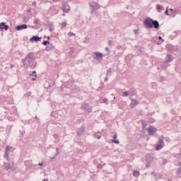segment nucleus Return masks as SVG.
<instances>
[{
	"instance_id": "obj_1",
	"label": "nucleus",
	"mask_w": 181,
	"mask_h": 181,
	"mask_svg": "<svg viewBox=\"0 0 181 181\" xmlns=\"http://www.w3.org/2000/svg\"><path fill=\"white\" fill-rule=\"evenodd\" d=\"M144 25L146 29H151V28H153V27L155 29H158L160 27V23H159L158 21L153 20L151 18H146L144 21Z\"/></svg>"
},
{
	"instance_id": "obj_2",
	"label": "nucleus",
	"mask_w": 181,
	"mask_h": 181,
	"mask_svg": "<svg viewBox=\"0 0 181 181\" xmlns=\"http://www.w3.org/2000/svg\"><path fill=\"white\" fill-rule=\"evenodd\" d=\"M35 60V57L33 52L28 53L26 57L21 60L24 68L27 69L32 62Z\"/></svg>"
},
{
	"instance_id": "obj_3",
	"label": "nucleus",
	"mask_w": 181,
	"mask_h": 181,
	"mask_svg": "<svg viewBox=\"0 0 181 181\" xmlns=\"http://www.w3.org/2000/svg\"><path fill=\"white\" fill-rule=\"evenodd\" d=\"M93 55H95L93 58L98 61H102L104 57V54L102 52L98 51L93 52Z\"/></svg>"
},
{
	"instance_id": "obj_4",
	"label": "nucleus",
	"mask_w": 181,
	"mask_h": 181,
	"mask_svg": "<svg viewBox=\"0 0 181 181\" xmlns=\"http://www.w3.org/2000/svg\"><path fill=\"white\" fill-rule=\"evenodd\" d=\"M89 6L95 11H97L100 8V6L99 5V4L94 1L89 2Z\"/></svg>"
},
{
	"instance_id": "obj_5",
	"label": "nucleus",
	"mask_w": 181,
	"mask_h": 181,
	"mask_svg": "<svg viewBox=\"0 0 181 181\" xmlns=\"http://www.w3.org/2000/svg\"><path fill=\"white\" fill-rule=\"evenodd\" d=\"M81 110H82L85 112H88V113L92 112V108L90 107L89 109V105H87V103H83L81 106Z\"/></svg>"
},
{
	"instance_id": "obj_6",
	"label": "nucleus",
	"mask_w": 181,
	"mask_h": 181,
	"mask_svg": "<svg viewBox=\"0 0 181 181\" xmlns=\"http://www.w3.org/2000/svg\"><path fill=\"white\" fill-rule=\"evenodd\" d=\"M148 134L149 136H153L154 134H156L157 132V129L156 127H153V126H149L147 129Z\"/></svg>"
},
{
	"instance_id": "obj_7",
	"label": "nucleus",
	"mask_w": 181,
	"mask_h": 181,
	"mask_svg": "<svg viewBox=\"0 0 181 181\" xmlns=\"http://www.w3.org/2000/svg\"><path fill=\"white\" fill-rule=\"evenodd\" d=\"M12 149V147H10V146H6L5 148V153L4 158L6 159V160H9V151Z\"/></svg>"
},
{
	"instance_id": "obj_8",
	"label": "nucleus",
	"mask_w": 181,
	"mask_h": 181,
	"mask_svg": "<svg viewBox=\"0 0 181 181\" xmlns=\"http://www.w3.org/2000/svg\"><path fill=\"white\" fill-rule=\"evenodd\" d=\"M62 10L64 13H69L70 11V6L68 4H63Z\"/></svg>"
},
{
	"instance_id": "obj_9",
	"label": "nucleus",
	"mask_w": 181,
	"mask_h": 181,
	"mask_svg": "<svg viewBox=\"0 0 181 181\" xmlns=\"http://www.w3.org/2000/svg\"><path fill=\"white\" fill-rule=\"evenodd\" d=\"M28 28V25L26 24H21V25H18L16 26V30L17 31H21L23 30H25Z\"/></svg>"
},
{
	"instance_id": "obj_10",
	"label": "nucleus",
	"mask_w": 181,
	"mask_h": 181,
	"mask_svg": "<svg viewBox=\"0 0 181 181\" xmlns=\"http://www.w3.org/2000/svg\"><path fill=\"white\" fill-rule=\"evenodd\" d=\"M9 28V26L8 25L6 24L5 22H1L0 23V30H5L6 31H7Z\"/></svg>"
},
{
	"instance_id": "obj_11",
	"label": "nucleus",
	"mask_w": 181,
	"mask_h": 181,
	"mask_svg": "<svg viewBox=\"0 0 181 181\" xmlns=\"http://www.w3.org/2000/svg\"><path fill=\"white\" fill-rule=\"evenodd\" d=\"M165 61L166 62L171 63L173 61V57L170 54H167L165 57Z\"/></svg>"
},
{
	"instance_id": "obj_12",
	"label": "nucleus",
	"mask_w": 181,
	"mask_h": 181,
	"mask_svg": "<svg viewBox=\"0 0 181 181\" xmlns=\"http://www.w3.org/2000/svg\"><path fill=\"white\" fill-rule=\"evenodd\" d=\"M42 37H39L38 35H33L32 37L30 38V41L33 42H39Z\"/></svg>"
},
{
	"instance_id": "obj_13",
	"label": "nucleus",
	"mask_w": 181,
	"mask_h": 181,
	"mask_svg": "<svg viewBox=\"0 0 181 181\" xmlns=\"http://www.w3.org/2000/svg\"><path fill=\"white\" fill-rule=\"evenodd\" d=\"M54 45L52 44V43H49V45H47L46 46L45 50H46L47 52H50V51L54 50Z\"/></svg>"
},
{
	"instance_id": "obj_14",
	"label": "nucleus",
	"mask_w": 181,
	"mask_h": 181,
	"mask_svg": "<svg viewBox=\"0 0 181 181\" xmlns=\"http://www.w3.org/2000/svg\"><path fill=\"white\" fill-rule=\"evenodd\" d=\"M138 105H139L138 100H135V99H132V102L130 103V106L132 108H134Z\"/></svg>"
},
{
	"instance_id": "obj_15",
	"label": "nucleus",
	"mask_w": 181,
	"mask_h": 181,
	"mask_svg": "<svg viewBox=\"0 0 181 181\" xmlns=\"http://www.w3.org/2000/svg\"><path fill=\"white\" fill-rule=\"evenodd\" d=\"M168 66H170V64L166 61H164L161 65L162 69L164 70H166Z\"/></svg>"
},
{
	"instance_id": "obj_16",
	"label": "nucleus",
	"mask_w": 181,
	"mask_h": 181,
	"mask_svg": "<svg viewBox=\"0 0 181 181\" xmlns=\"http://www.w3.org/2000/svg\"><path fill=\"white\" fill-rule=\"evenodd\" d=\"M85 132V127H80L78 130H77V134L78 136H81L84 134Z\"/></svg>"
},
{
	"instance_id": "obj_17",
	"label": "nucleus",
	"mask_w": 181,
	"mask_h": 181,
	"mask_svg": "<svg viewBox=\"0 0 181 181\" xmlns=\"http://www.w3.org/2000/svg\"><path fill=\"white\" fill-rule=\"evenodd\" d=\"M74 51H75V49L74 47H70L69 51L68 52L69 55L71 57H75V55L74 54Z\"/></svg>"
},
{
	"instance_id": "obj_18",
	"label": "nucleus",
	"mask_w": 181,
	"mask_h": 181,
	"mask_svg": "<svg viewBox=\"0 0 181 181\" xmlns=\"http://www.w3.org/2000/svg\"><path fill=\"white\" fill-rule=\"evenodd\" d=\"M163 10H164L163 6H162L160 4H156V11H157V12L161 13L162 11H163Z\"/></svg>"
},
{
	"instance_id": "obj_19",
	"label": "nucleus",
	"mask_w": 181,
	"mask_h": 181,
	"mask_svg": "<svg viewBox=\"0 0 181 181\" xmlns=\"http://www.w3.org/2000/svg\"><path fill=\"white\" fill-rule=\"evenodd\" d=\"M117 138V134H114L113 139L112 140V142L115 143L116 144H119V140H116Z\"/></svg>"
},
{
	"instance_id": "obj_20",
	"label": "nucleus",
	"mask_w": 181,
	"mask_h": 181,
	"mask_svg": "<svg viewBox=\"0 0 181 181\" xmlns=\"http://www.w3.org/2000/svg\"><path fill=\"white\" fill-rule=\"evenodd\" d=\"M158 144L164 145V136H160V137H158Z\"/></svg>"
},
{
	"instance_id": "obj_21",
	"label": "nucleus",
	"mask_w": 181,
	"mask_h": 181,
	"mask_svg": "<svg viewBox=\"0 0 181 181\" xmlns=\"http://www.w3.org/2000/svg\"><path fill=\"white\" fill-rule=\"evenodd\" d=\"M4 168L6 170H11V171H14L15 170V168L13 167H11V164H9V163H8L7 165H5Z\"/></svg>"
},
{
	"instance_id": "obj_22",
	"label": "nucleus",
	"mask_w": 181,
	"mask_h": 181,
	"mask_svg": "<svg viewBox=\"0 0 181 181\" xmlns=\"http://www.w3.org/2000/svg\"><path fill=\"white\" fill-rule=\"evenodd\" d=\"M164 147V144H157L156 146V151H160Z\"/></svg>"
},
{
	"instance_id": "obj_23",
	"label": "nucleus",
	"mask_w": 181,
	"mask_h": 181,
	"mask_svg": "<svg viewBox=\"0 0 181 181\" xmlns=\"http://www.w3.org/2000/svg\"><path fill=\"white\" fill-rule=\"evenodd\" d=\"M111 76H112V69L109 68V69H107V70L106 71V76L110 77Z\"/></svg>"
},
{
	"instance_id": "obj_24",
	"label": "nucleus",
	"mask_w": 181,
	"mask_h": 181,
	"mask_svg": "<svg viewBox=\"0 0 181 181\" xmlns=\"http://www.w3.org/2000/svg\"><path fill=\"white\" fill-rule=\"evenodd\" d=\"M33 74H34V78H32V80L35 81L37 78L36 71H33L32 74H30V76H33Z\"/></svg>"
},
{
	"instance_id": "obj_25",
	"label": "nucleus",
	"mask_w": 181,
	"mask_h": 181,
	"mask_svg": "<svg viewBox=\"0 0 181 181\" xmlns=\"http://www.w3.org/2000/svg\"><path fill=\"white\" fill-rule=\"evenodd\" d=\"M49 44H50V42H49V40H44V41L42 42V45H44V46L49 45Z\"/></svg>"
},
{
	"instance_id": "obj_26",
	"label": "nucleus",
	"mask_w": 181,
	"mask_h": 181,
	"mask_svg": "<svg viewBox=\"0 0 181 181\" xmlns=\"http://www.w3.org/2000/svg\"><path fill=\"white\" fill-rule=\"evenodd\" d=\"M94 137H95L97 139H100L101 138V134L100 133H95Z\"/></svg>"
},
{
	"instance_id": "obj_27",
	"label": "nucleus",
	"mask_w": 181,
	"mask_h": 181,
	"mask_svg": "<svg viewBox=\"0 0 181 181\" xmlns=\"http://www.w3.org/2000/svg\"><path fill=\"white\" fill-rule=\"evenodd\" d=\"M176 174L177 176H179L180 177H181V168H178L177 170Z\"/></svg>"
},
{
	"instance_id": "obj_28",
	"label": "nucleus",
	"mask_w": 181,
	"mask_h": 181,
	"mask_svg": "<svg viewBox=\"0 0 181 181\" xmlns=\"http://www.w3.org/2000/svg\"><path fill=\"white\" fill-rule=\"evenodd\" d=\"M33 23L35 25H39L40 24V19L39 18H35L33 21Z\"/></svg>"
},
{
	"instance_id": "obj_29",
	"label": "nucleus",
	"mask_w": 181,
	"mask_h": 181,
	"mask_svg": "<svg viewBox=\"0 0 181 181\" xmlns=\"http://www.w3.org/2000/svg\"><path fill=\"white\" fill-rule=\"evenodd\" d=\"M123 97H128L129 96V92L128 91H124L122 94Z\"/></svg>"
},
{
	"instance_id": "obj_30",
	"label": "nucleus",
	"mask_w": 181,
	"mask_h": 181,
	"mask_svg": "<svg viewBox=\"0 0 181 181\" xmlns=\"http://www.w3.org/2000/svg\"><path fill=\"white\" fill-rule=\"evenodd\" d=\"M133 175L134 177H139L140 175V173L137 171H134Z\"/></svg>"
},
{
	"instance_id": "obj_31",
	"label": "nucleus",
	"mask_w": 181,
	"mask_h": 181,
	"mask_svg": "<svg viewBox=\"0 0 181 181\" xmlns=\"http://www.w3.org/2000/svg\"><path fill=\"white\" fill-rule=\"evenodd\" d=\"M165 14L166 16H170L169 10H168V6H167L166 10L165 11Z\"/></svg>"
},
{
	"instance_id": "obj_32",
	"label": "nucleus",
	"mask_w": 181,
	"mask_h": 181,
	"mask_svg": "<svg viewBox=\"0 0 181 181\" xmlns=\"http://www.w3.org/2000/svg\"><path fill=\"white\" fill-rule=\"evenodd\" d=\"M66 25H67V23H66V22H63V23H62V28H66Z\"/></svg>"
},
{
	"instance_id": "obj_33",
	"label": "nucleus",
	"mask_w": 181,
	"mask_h": 181,
	"mask_svg": "<svg viewBox=\"0 0 181 181\" xmlns=\"http://www.w3.org/2000/svg\"><path fill=\"white\" fill-rule=\"evenodd\" d=\"M68 37H72L75 35V33H72V32H69L67 34Z\"/></svg>"
},
{
	"instance_id": "obj_34",
	"label": "nucleus",
	"mask_w": 181,
	"mask_h": 181,
	"mask_svg": "<svg viewBox=\"0 0 181 181\" xmlns=\"http://www.w3.org/2000/svg\"><path fill=\"white\" fill-rule=\"evenodd\" d=\"M103 103H105V105H109V102H108V99L105 98V99H103Z\"/></svg>"
},
{
	"instance_id": "obj_35",
	"label": "nucleus",
	"mask_w": 181,
	"mask_h": 181,
	"mask_svg": "<svg viewBox=\"0 0 181 181\" xmlns=\"http://www.w3.org/2000/svg\"><path fill=\"white\" fill-rule=\"evenodd\" d=\"M133 32L134 33L135 35L139 34V29H134Z\"/></svg>"
},
{
	"instance_id": "obj_36",
	"label": "nucleus",
	"mask_w": 181,
	"mask_h": 181,
	"mask_svg": "<svg viewBox=\"0 0 181 181\" xmlns=\"http://www.w3.org/2000/svg\"><path fill=\"white\" fill-rule=\"evenodd\" d=\"M142 127L143 128H145L146 127V123L144 122V120L142 121Z\"/></svg>"
},
{
	"instance_id": "obj_37",
	"label": "nucleus",
	"mask_w": 181,
	"mask_h": 181,
	"mask_svg": "<svg viewBox=\"0 0 181 181\" xmlns=\"http://www.w3.org/2000/svg\"><path fill=\"white\" fill-rule=\"evenodd\" d=\"M181 156V151H180V153H179L178 154L174 155V157L175 158H179V156Z\"/></svg>"
},
{
	"instance_id": "obj_38",
	"label": "nucleus",
	"mask_w": 181,
	"mask_h": 181,
	"mask_svg": "<svg viewBox=\"0 0 181 181\" xmlns=\"http://www.w3.org/2000/svg\"><path fill=\"white\" fill-rule=\"evenodd\" d=\"M167 163H168V160L163 159V165H166Z\"/></svg>"
},
{
	"instance_id": "obj_39",
	"label": "nucleus",
	"mask_w": 181,
	"mask_h": 181,
	"mask_svg": "<svg viewBox=\"0 0 181 181\" xmlns=\"http://www.w3.org/2000/svg\"><path fill=\"white\" fill-rule=\"evenodd\" d=\"M113 44V41L112 40H108V45L111 46Z\"/></svg>"
},
{
	"instance_id": "obj_40",
	"label": "nucleus",
	"mask_w": 181,
	"mask_h": 181,
	"mask_svg": "<svg viewBox=\"0 0 181 181\" xmlns=\"http://www.w3.org/2000/svg\"><path fill=\"white\" fill-rule=\"evenodd\" d=\"M105 50L107 52H110V48L108 47H106L105 48Z\"/></svg>"
},
{
	"instance_id": "obj_41",
	"label": "nucleus",
	"mask_w": 181,
	"mask_h": 181,
	"mask_svg": "<svg viewBox=\"0 0 181 181\" xmlns=\"http://www.w3.org/2000/svg\"><path fill=\"white\" fill-rule=\"evenodd\" d=\"M104 81L105 82H107L108 81V76H106V77L104 78Z\"/></svg>"
},
{
	"instance_id": "obj_42",
	"label": "nucleus",
	"mask_w": 181,
	"mask_h": 181,
	"mask_svg": "<svg viewBox=\"0 0 181 181\" xmlns=\"http://www.w3.org/2000/svg\"><path fill=\"white\" fill-rule=\"evenodd\" d=\"M53 137H54V139H58V138H59V136H58V134H53Z\"/></svg>"
},
{
	"instance_id": "obj_43",
	"label": "nucleus",
	"mask_w": 181,
	"mask_h": 181,
	"mask_svg": "<svg viewBox=\"0 0 181 181\" xmlns=\"http://www.w3.org/2000/svg\"><path fill=\"white\" fill-rule=\"evenodd\" d=\"M158 40L164 42V40L163 39L162 36H158Z\"/></svg>"
},
{
	"instance_id": "obj_44",
	"label": "nucleus",
	"mask_w": 181,
	"mask_h": 181,
	"mask_svg": "<svg viewBox=\"0 0 181 181\" xmlns=\"http://www.w3.org/2000/svg\"><path fill=\"white\" fill-rule=\"evenodd\" d=\"M32 5L34 6H35L37 5L36 1H33V2H32Z\"/></svg>"
},
{
	"instance_id": "obj_45",
	"label": "nucleus",
	"mask_w": 181,
	"mask_h": 181,
	"mask_svg": "<svg viewBox=\"0 0 181 181\" xmlns=\"http://www.w3.org/2000/svg\"><path fill=\"white\" fill-rule=\"evenodd\" d=\"M117 49H122V45H117Z\"/></svg>"
},
{
	"instance_id": "obj_46",
	"label": "nucleus",
	"mask_w": 181,
	"mask_h": 181,
	"mask_svg": "<svg viewBox=\"0 0 181 181\" xmlns=\"http://www.w3.org/2000/svg\"><path fill=\"white\" fill-rule=\"evenodd\" d=\"M49 32H53L54 31V28H49Z\"/></svg>"
},
{
	"instance_id": "obj_47",
	"label": "nucleus",
	"mask_w": 181,
	"mask_h": 181,
	"mask_svg": "<svg viewBox=\"0 0 181 181\" xmlns=\"http://www.w3.org/2000/svg\"><path fill=\"white\" fill-rule=\"evenodd\" d=\"M43 165H44V163H38L37 165H39V166H43Z\"/></svg>"
},
{
	"instance_id": "obj_48",
	"label": "nucleus",
	"mask_w": 181,
	"mask_h": 181,
	"mask_svg": "<svg viewBox=\"0 0 181 181\" xmlns=\"http://www.w3.org/2000/svg\"><path fill=\"white\" fill-rule=\"evenodd\" d=\"M55 150H56L57 154H58V153H58V151H59L58 147H56Z\"/></svg>"
},
{
	"instance_id": "obj_49",
	"label": "nucleus",
	"mask_w": 181,
	"mask_h": 181,
	"mask_svg": "<svg viewBox=\"0 0 181 181\" xmlns=\"http://www.w3.org/2000/svg\"><path fill=\"white\" fill-rule=\"evenodd\" d=\"M26 95H27L28 96H30V95H31V92H28V93H26Z\"/></svg>"
},
{
	"instance_id": "obj_50",
	"label": "nucleus",
	"mask_w": 181,
	"mask_h": 181,
	"mask_svg": "<svg viewBox=\"0 0 181 181\" xmlns=\"http://www.w3.org/2000/svg\"><path fill=\"white\" fill-rule=\"evenodd\" d=\"M151 175H153L154 177L156 176V174L154 172L151 173Z\"/></svg>"
},
{
	"instance_id": "obj_51",
	"label": "nucleus",
	"mask_w": 181,
	"mask_h": 181,
	"mask_svg": "<svg viewBox=\"0 0 181 181\" xmlns=\"http://www.w3.org/2000/svg\"><path fill=\"white\" fill-rule=\"evenodd\" d=\"M10 66H11V69H13L14 67V66L12 64H10Z\"/></svg>"
},
{
	"instance_id": "obj_52",
	"label": "nucleus",
	"mask_w": 181,
	"mask_h": 181,
	"mask_svg": "<svg viewBox=\"0 0 181 181\" xmlns=\"http://www.w3.org/2000/svg\"><path fill=\"white\" fill-rule=\"evenodd\" d=\"M169 11L173 12V8H170Z\"/></svg>"
},
{
	"instance_id": "obj_53",
	"label": "nucleus",
	"mask_w": 181,
	"mask_h": 181,
	"mask_svg": "<svg viewBox=\"0 0 181 181\" xmlns=\"http://www.w3.org/2000/svg\"><path fill=\"white\" fill-rule=\"evenodd\" d=\"M178 165L180 166V168H181V162L178 163Z\"/></svg>"
},
{
	"instance_id": "obj_54",
	"label": "nucleus",
	"mask_w": 181,
	"mask_h": 181,
	"mask_svg": "<svg viewBox=\"0 0 181 181\" xmlns=\"http://www.w3.org/2000/svg\"><path fill=\"white\" fill-rule=\"evenodd\" d=\"M52 1L57 2V1H59V0H52Z\"/></svg>"
},
{
	"instance_id": "obj_55",
	"label": "nucleus",
	"mask_w": 181,
	"mask_h": 181,
	"mask_svg": "<svg viewBox=\"0 0 181 181\" xmlns=\"http://www.w3.org/2000/svg\"><path fill=\"white\" fill-rule=\"evenodd\" d=\"M47 40H49L50 39V37L49 36H47Z\"/></svg>"
},
{
	"instance_id": "obj_56",
	"label": "nucleus",
	"mask_w": 181,
	"mask_h": 181,
	"mask_svg": "<svg viewBox=\"0 0 181 181\" xmlns=\"http://www.w3.org/2000/svg\"><path fill=\"white\" fill-rule=\"evenodd\" d=\"M42 181H48V180L44 179Z\"/></svg>"
},
{
	"instance_id": "obj_57",
	"label": "nucleus",
	"mask_w": 181,
	"mask_h": 181,
	"mask_svg": "<svg viewBox=\"0 0 181 181\" xmlns=\"http://www.w3.org/2000/svg\"><path fill=\"white\" fill-rule=\"evenodd\" d=\"M35 119H37V115H35Z\"/></svg>"
},
{
	"instance_id": "obj_58",
	"label": "nucleus",
	"mask_w": 181,
	"mask_h": 181,
	"mask_svg": "<svg viewBox=\"0 0 181 181\" xmlns=\"http://www.w3.org/2000/svg\"><path fill=\"white\" fill-rule=\"evenodd\" d=\"M113 99H114V100H115V99H116V97H115V96H114Z\"/></svg>"
},
{
	"instance_id": "obj_59",
	"label": "nucleus",
	"mask_w": 181,
	"mask_h": 181,
	"mask_svg": "<svg viewBox=\"0 0 181 181\" xmlns=\"http://www.w3.org/2000/svg\"><path fill=\"white\" fill-rule=\"evenodd\" d=\"M146 168H148V167H149V165H146Z\"/></svg>"
},
{
	"instance_id": "obj_60",
	"label": "nucleus",
	"mask_w": 181,
	"mask_h": 181,
	"mask_svg": "<svg viewBox=\"0 0 181 181\" xmlns=\"http://www.w3.org/2000/svg\"><path fill=\"white\" fill-rule=\"evenodd\" d=\"M168 181H172L171 180H168Z\"/></svg>"
}]
</instances>
